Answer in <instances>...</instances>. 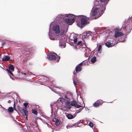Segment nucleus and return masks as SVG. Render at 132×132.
<instances>
[{
	"label": "nucleus",
	"mask_w": 132,
	"mask_h": 132,
	"mask_svg": "<svg viewBox=\"0 0 132 132\" xmlns=\"http://www.w3.org/2000/svg\"><path fill=\"white\" fill-rule=\"evenodd\" d=\"M23 104L25 106L24 108H26L27 107V105L28 104V103H24Z\"/></svg>",
	"instance_id": "2f4dec72"
},
{
	"label": "nucleus",
	"mask_w": 132,
	"mask_h": 132,
	"mask_svg": "<svg viewBox=\"0 0 132 132\" xmlns=\"http://www.w3.org/2000/svg\"><path fill=\"white\" fill-rule=\"evenodd\" d=\"M78 38L77 37H75L74 39V42L75 43H76L77 42Z\"/></svg>",
	"instance_id": "cd10ccee"
},
{
	"label": "nucleus",
	"mask_w": 132,
	"mask_h": 132,
	"mask_svg": "<svg viewBox=\"0 0 132 132\" xmlns=\"http://www.w3.org/2000/svg\"><path fill=\"white\" fill-rule=\"evenodd\" d=\"M63 16L62 14L59 15L56 18L58 20L61 19L63 18Z\"/></svg>",
	"instance_id": "a211bd4d"
},
{
	"label": "nucleus",
	"mask_w": 132,
	"mask_h": 132,
	"mask_svg": "<svg viewBox=\"0 0 132 132\" xmlns=\"http://www.w3.org/2000/svg\"><path fill=\"white\" fill-rule=\"evenodd\" d=\"M77 18V16L69 15V18H66L65 19V21L67 24L69 25H71L75 22V19H76Z\"/></svg>",
	"instance_id": "39448f33"
},
{
	"label": "nucleus",
	"mask_w": 132,
	"mask_h": 132,
	"mask_svg": "<svg viewBox=\"0 0 132 132\" xmlns=\"http://www.w3.org/2000/svg\"><path fill=\"white\" fill-rule=\"evenodd\" d=\"M65 98L68 99V100H69L70 99V98L68 97V95H66L65 96Z\"/></svg>",
	"instance_id": "72a5a7b5"
},
{
	"label": "nucleus",
	"mask_w": 132,
	"mask_h": 132,
	"mask_svg": "<svg viewBox=\"0 0 132 132\" xmlns=\"http://www.w3.org/2000/svg\"><path fill=\"white\" fill-rule=\"evenodd\" d=\"M60 121L59 120H56L55 123V125L57 126H58L60 124Z\"/></svg>",
	"instance_id": "5701e85b"
},
{
	"label": "nucleus",
	"mask_w": 132,
	"mask_h": 132,
	"mask_svg": "<svg viewBox=\"0 0 132 132\" xmlns=\"http://www.w3.org/2000/svg\"><path fill=\"white\" fill-rule=\"evenodd\" d=\"M81 121V120H80V121L78 122V123H80Z\"/></svg>",
	"instance_id": "ea45409f"
},
{
	"label": "nucleus",
	"mask_w": 132,
	"mask_h": 132,
	"mask_svg": "<svg viewBox=\"0 0 132 132\" xmlns=\"http://www.w3.org/2000/svg\"><path fill=\"white\" fill-rule=\"evenodd\" d=\"M74 126V125H68L66 127L67 129L71 128L72 127H73Z\"/></svg>",
	"instance_id": "a878e982"
},
{
	"label": "nucleus",
	"mask_w": 132,
	"mask_h": 132,
	"mask_svg": "<svg viewBox=\"0 0 132 132\" xmlns=\"http://www.w3.org/2000/svg\"><path fill=\"white\" fill-rule=\"evenodd\" d=\"M76 114H77L76 112L74 116H73V117H74V118L76 116Z\"/></svg>",
	"instance_id": "58836bf2"
},
{
	"label": "nucleus",
	"mask_w": 132,
	"mask_h": 132,
	"mask_svg": "<svg viewBox=\"0 0 132 132\" xmlns=\"http://www.w3.org/2000/svg\"><path fill=\"white\" fill-rule=\"evenodd\" d=\"M65 105L67 108L69 109L71 108V106H73L75 107L78 108L81 107V106L78 105L76 101L74 100L71 101V102L70 100L67 101L65 103Z\"/></svg>",
	"instance_id": "20e7f679"
},
{
	"label": "nucleus",
	"mask_w": 132,
	"mask_h": 132,
	"mask_svg": "<svg viewBox=\"0 0 132 132\" xmlns=\"http://www.w3.org/2000/svg\"><path fill=\"white\" fill-rule=\"evenodd\" d=\"M81 107H82V108H80V109H79V111H78V112L77 113H79L80 112H81V111H82V110L83 109V107L82 106H81Z\"/></svg>",
	"instance_id": "7c9ffc66"
},
{
	"label": "nucleus",
	"mask_w": 132,
	"mask_h": 132,
	"mask_svg": "<svg viewBox=\"0 0 132 132\" xmlns=\"http://www.w3.org/2000/svg\"><path fill=\"white\" fill-rule=\"evenodd\" d=\"M89 124V126L91 127H92L93 126H94L92 122H90Z\"/></svg>",
	"instance_id": "473e14b6"
},
{
	"label": "nucleus",
	"mask_w": 132,
	"mask_h": 132,
	"mask_svg": "<svg viewBox=\"0 0 132 132\" xmlns=\"http://www.w3.org/2000/svg\"><path fill=\"white\" fill-rule=\"evenodd\" d=\"M77 25L80 27H82L90 22L88 21L89 18L86 16L83 15H79L77 16Z\"/></svg>",
	"instance_id": "f257e3e1"
},
{
	"label": "nucleus",
	"mask_w": 132,
	"mask_h": 132,
	"mask_svg": "<svg viewBox=\"0 0 132 132\" xmlns=\"http://www.w3.org/2000/svg\"><path fill=\"white\" fill-rule=\"evenodd\" d=\"M10 59V57L8 56H5L2 58V61H8Z\"/></svg>",
	"instance_id": "2eb2a0df"
},
{
	"label": "nucleus",
	"mask_w": 132,
	"mask_h": 132,
	"mask_svg": "<svg viewBox=\"0 0 132 132\" xmlns=\"http://www.w3.org/2000/svg\"><path fill=\"white\" fill-rule=\"evenodd\" d=\"M24 51L25 52H29L30 51V49H29V48L25 49L24 50Z\"/></svg>",
	"instance_id": "c85d7f7f"
},
{
	"label": "nucleus",
	"mask_w": 132,
	"mask_h": 132,
	"mask_svg": "<svg viewBox=\"0 0 132 132\" xmlns=\"http://www.w3.org/2000/svg\"><path fill=\"white\" fill-rule=\"evenodd\" d=\"M109 0H94L93 2L94 6L102 7L104 11L106 9V5Z\"/></svg>",
	"instance_id": "f03ea898"
},
{
	"label": "nucleus",
	"mask_w": 132,
	"mask_h": 132,
	"mask_svg": "<svg viewBox=\"0 0 132 132\" xmlns=\"http://www.w3.org/2000/svg\"><path fill=\"white\" fill-rule=\"evenodd\" d=\"M50 39H51V38L50 37ZM51 39H52L51 38Z\"/></svg>",
	"instance_id": "79ce46f5"
},
{
	"label": "nucleus",
	"mask_w": 132,
	"mask_h": 132,
	"mask_svg": "<svg viewBox=\"0 0 132 132\" xmlns=\"http://www.w3.org/2000/svg\"><path fill=\"white\" fill-rule=\"evenodd\" d=\"M96 57L94 56L92 57L91 60V62L93 63H94L96 61Z\"/></svg>",
	"instance_id": "6ab92c4d"
},
{
	"label": "nucleus",
	"mask_w": 132,
	"mask_h": 132,
	"mask_svg": "<svg viewBox=\"0 0 132 132\" xmlns=\"http://www.w3.org/2000/svg\"><path fill=\"white\" fill-rule=\"evenodd\" d=\"M77 82H78V81L77 80H76V81L75 80L73 79V84L75 87H76V85L77 84Z\"/></svg>",
	"instance_id": "bb28decb"
},
{
	"label": "nucleus",
	"mask_w": 132,
	"mask_h": 132,
	"mask_svg": "<svg viewBox=\"0 0 132 132\" xmlns=\"http://www.w3.org/2000/svg\"><path fill=\"white\" fill-rule=\"evenodd\" d=\"M66 116L68 119H72L74 118L73 115L70 114H68L66 115Z\"/></svg>",
	"instance_id": "dca6fc26"
},
{
	"label": "nucleus",
	"mask_w": 132,
	"mask_h": 132,
	"mask_svg": "<svg viewBox=\"0 0 132 132\" xmlns=\"http://www.w3.org/2000/svg\"><path fill=\"white\" fill-rule=\"evenodd\" d=\"M8 111L10 112H12L13 111V109L12 107H9L8 109Z\"/></svg>",
	"instance_id": "412c9836"
},
{
	"label": "nucleus",
	"mask_w": 132,
	"mask_h": 132,
	"mask_svg": "<svg viewBox=\"0 0 132 132\" xmlns=\"http://www.w3.org/2000/svg\"><path fill=\"white\" fill-rule=\"evenodd\" d=\"M9 70H12V71H13L14 70V68L13 67V65H11L9 67Z\"/></svg>",
	"instance_id": "aec40b11"
},
{
	"label": "nucleus",
	"mask_w": 132,
	"mask_h": 132,
	"mask_svg": "<svg viewBox=\"0 0 132 132\" xmlns=\"http://www.w3.org/2000/svg\"><path fill=\"white\" fill-rule=\"evenodd\" d=\"M13 108L15 110L17 111V110H16L15 108V102H14V106H13Z\"/></svg>",
	"instance_id": "c9c22d12"
},
{
	"label": "nucleus",
	"mask_w": 132,
	"mask_h": 132,
	"mask_svg": "<svg viewBox=\"0 0 132 132\" xmlns=\"http://www.w3.org/2000/svg\"><path fill=\"white\" fill-rule=\"evenodd\" d=\"M83 63L82 62L81 63L78 65H77L76 67L75 70L76 72H78L80 71L81 70L82 68L81 66L83 64Z\"/></svg>",
	"instance_id": "6e6552de"
},
{
	"label": "nucleus",
	"mask_w": 132,
	"mask_h": 132,
	"mask_svg": "<svg viewBox=\"0 0 132 132\" xmlns=\"http://www.w3.org/2000/svg\"><path fill=\"white\" fill-rule=\"evenodd\" d=\"M123 35V34L121 32H115L114 35V37L115 38H117L118 37H120L122 36Z\"/></svg>",
	"instance_id": "f8f14e48"
},
{
	"label": "nucleus",
	"mask_w": 132,
	"mask_h": 132,
	"mask_svg": "<svg viewBox=\"0 0 132 132\" xmlns=\"http://www.w3.org/2000/svg\"><path fill=\"white\" fill-rule=\"evenodd\" d=\"M103 104L102 101L101 100H98L97 101L93 104V106L95 108H97L101 105H102Z\"/></svg>",
	"instance_id": "0eeeda50"
},
{
	"label": "nucleus",
	"mask_w": 132,
	"mask_h": 132,
	"mask_svg": "<svg viewBox=\"0 0 132 132\" xmlns=\"http://www.w3.org/2000/svg\"><path fill=\"white\" fill-rule=\"evenodd\" d=\"M91 32L90 31H88L87 32L84 36H83V37H84L85 38L88 37L89 36L91 37L92 36L90 35Z\"/></svg>",
	"instance_id": "4468645a"
},
{
	"label": "nucleus",
	"mask_w": 132,
	"mask_h": 132,
	"mask_svg": "<svg viewBox=\"0 0 132 132\" xmlns=\"http://www.w3.org/2000/svg\"><path fill=\"white\" fill-rule=\"evenodd\" d=\"M65 99L62 97L60 98L58 100V101H60L61 102L64 101Z\"/></svg>",
	"instance_id": "b1692460"
},
{
	"label": "nucleus",
	"mask_w": 132,
	"mask_h": 132,
	"mask_svg": "<svg viewBox=\"0 0 132 132\" xmlns=\"http://www.w3.org/2000/svg\"><path fill=\"white\" fill-rule=\"evenodd\" d=\"M114 44H112L109 42H107L105 43V45L108 47H111L114 46Z\"/></svg>",
	"instance_id": "ddd939ff"
},
{
	"label": "nucleus",
	"mask_w": 132,
	"mask_h": 132,
	"mask_svg": "<svg viewBox=\"0 0 132 132\" xmlns=\"http://www.w3.org/2000/svg\"><path fill=\"white\" fill-rule=\"evenodd\" d=\"M81 50L85 52V54H88L90 53L91 50L89 48L83 47L82 48Z\"/></svg>",
	"instance_id": "9d476101"
},
{
	"label": "nucleus",
	"mask_w": 132,
	"mask_h": 132,
	"mask_svg": "<svg viewBox=\"0 0 132 132\" xmlns=\"http://www.w3.org/2000/svg\"><path fill=\"white\" fill-rule=\"evenodd\" d=\"M29 72H28V73H23V72H21V73L22 74H23L24 75H26V74H27L28 73V74H29Z\"/></svg>",
	"instance_id": "e433bc0d"
},
{
	"label": "nucleus",
	"mask_w": 132,
	"mask_h": 132,
	"mask_svg": "<svg viewBox=\"0 0 132 132\" xmlns=\"http://www.w3.org/2000/svg\"><path fill=\"white\" fill-rule=\"evenodd\" d=\"M60 57L59 56L56 58V56L53 54H51L48 55V59L50 60H55L58 62L59 61L60 59Z\"/></svg>",
	"instance_id": "423d86ee"
},
{
	"label": "nucleus",
	"mask_w": 132,
	"mask_h": 132,
	"mask_svg": "<svg viewBox=\"0 0 132 132\" xmlns=\"http://www.w3.org/2000/svg\"><path fill=\"white\" fill-rule=\"evenodd\" d=\"M98 52L99 53H101L102 51V46L101 45H99L97 48Z\"/></svg>",
	"instance_id": "f3484780"
},
{
	"label": "nucleus",
	"mask_w": 132,
	"mask_h": 132,
	"mask_svg": "<svg viewBox=\"0 0 132 132\" xmlns=\"http://www.w3.org/2000/svg\"><path fill=\"white\" fill-rule=\"evenodd\" d=\"M32 112L35 115H37L38 113L36 110L35 109H33L32 110Z\"/></svg>",
	"instance_id": "4be33fe9"
},
{
	"label": "nucleus",
	"mask_w": 132,
	"mask_h": 132,
	"mask_svg": "<svg viewBox=\"0 0 132 132\" xmlns=\"http://www.w3.org/2000/svg\"><path fill=\"white\" fill-rule=\"evenodd\" d=\"M11 102V100H9L8 101V102L9 103H10Z\"/></svg>",
	"instance_id": "4c0bfd02"
},
{
	"label": "nucleus",
	"mask_w": 132,
	"mask_h": 132,
	"mask_svg": "<svg viewBox=\"0 0 132 132\" xmlns=\"http://www.w3.org/2000/svg\"><path fill=\"white\" fill-rule=\"evenodd\" d=\"M117 30H118V29H117Z\"/></svg>",
	"instance_id": "37998d69"
},
{
	"label": "nucleus",
	"mask_w": 132,
	"mask_h": 132,
	"mask_svg": "<svg viewBox=\"0 0 132 132\" xmlns=\"http://www.w3.org/2000/svg\"><path fill=\"white\" fill-rule=\"evenodd\" d=\"M6 70L11 75H12L13 76V73H12V72L11 71H10V70H9L8 69H7Z\"/></svg>",
	"instance_id": "c756f323"
},
{
	"label": "nucleus",
	"mask_w": 132,
	"mask_h": 132,
	"mask_svg": "<svg viewBox=\"0 0 132 132\" xmlns=\"http://www.w3.org/2000/svg\"><path fill=\"white\" fill-rule=\"evenodd\" d=\"M96 7L95 8L94 7L93 8V9H94L93 11L91 12L90 15L91 16H100L102 14L104 11L103 8L99 6Z\"/></svg>",
	"instance_id": "7ed1b4c3"
},
{
	"label": "nucleus",
	"mask_w": 132,
	"mask_h": 132,
	"mask_svg": "<svg viewBox=\"0 0 132 132\" xmlns=\"http://www.w3.org/2000/svg\"><path fill=\"white\" fill-rule=\"evenodd\" d=\"M82 41H79L77 43V44L78 45H79L80 44H81V43H82Z\"/></svg>",
	"instance_id": "f704fd0d"
},
{
	"label": "nucleus",
	"mask_w": 132,
	"mask_h": 132,
	"mask_svg": "<svg viewBox=\"0 0 132 132\" xmlns=\"http://www.w3.org/2000/svg\"><path fill=\"white\" fill-rule=\"evenodd\" d=\"M92 39H93V37H92Z\"/></svg>",
	"instance_id": "a19ab883"
},
{
	"label": "nucleus",
	"mask_w": 132,
	"mask_h": 132,
	"mask_svg": "<svg viewBox=\"0 0 132 132\" xmlns=\"http://www.w3.org/2000/svg\"><path fill=\"white\" fill-rule=\"evenodd\" d=\"M53 30L56 34H59L60 32L59 27V26H55L53 28Z\"/></svg>",
	"instance_id": "1a4fd4ad"
},
{
	"label": "nucleus",
	"mask_w": 132,
	"mask_h": 132,
	"mask_svg": "<svg viewBox=\"0 0 132 132\" xmlns=\"http://www.w3.org/2000/svg\"><path fill=\"white\" fill-rule=\"evenodd\" d=\"M67 95L68 96H71V97H72V93L69 91H68L67 92Z\"/></svg>",
	"instance_id": "393cba45"
},
{
	"label": "nucleus",
	"mask_w": 132,
	"mask_h": 132,
	"mask_svg": "<svg viewBox=\"0 0 132 132\" xmlns=\"http://www.w3.org/2000/svg\"><path fill=\"white\" fill-rule=\"evenodd\" d=\"M19 108L21 109V110H22L23 112L24 113V115L26 116V118H27L28 116V112L26 108H22L20 107H19Z\"/></svg>",
	"instance_id": "9b49d317"
}]
</instances>
